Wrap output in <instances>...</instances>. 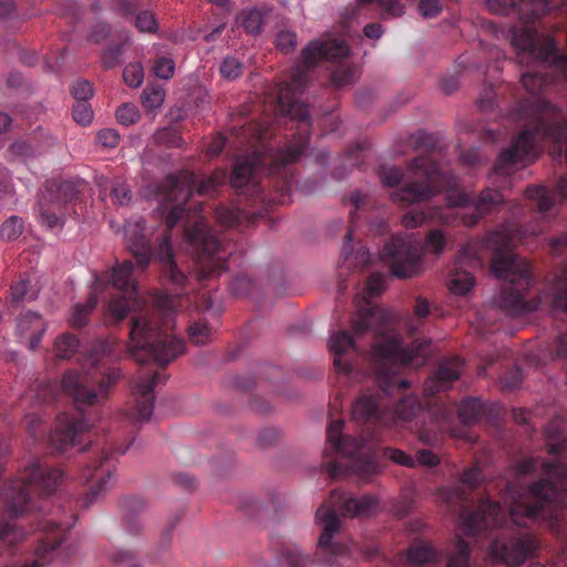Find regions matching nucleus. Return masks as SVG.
<instances>
[{"instance_id":"c85d7f7f","label":"nucleus","mask_w":567,"mask_h":567,"mask_svg":"<svg viewBox=\"0 0 567 567\" xmlns=\"http://www.w3.org/2000/svg\"><path fill=\"white\" fill-rule=\"evenodd\" d=\"M280 561L289 567H311L313 558L297 544L285 545L280 551Z\"/></svg>"},{"instance_id":"680f3d73","label":"nucleus","mask_w":567,"mask_h":567,"mask_svg":"<svg viewBox=\"0 0 567 567\" xmlns=\"http://www.w3.org/2000/svg\"><path fill=\"white\" fill-rule=\"evenodd\" d=\"M523 379L524 375L520 368L515 367L508 370L502 378V390L508 392L515 390L520 385Z\"/></svg>"},{"instance_id":"8fccbe9b","label":"nucleus","mask_w":567,"mask_h":567,"mask_svg":"<svg viewBox=\"0 0 567 567\" xmlns=\"http://www.w3.org/2000/svg\"><path fill=\"white\" fill-rule=\"evenodd\" d=\"M144 79V69L140 62H134L127 64L123 70V80L124 82L132 86L138 87Z\"/></svg>"},{"instance_id":"69168bd1","label":"nucleus","mask_w":567,"mask_h":567,"mask_svg":"<svg viewBox=\"0 0 567 567\" xmlns=\"http://www.w3.org/2000/svg\"><path fill=\"white\" fill-rule=\"evenodd\" d=\"M276 45L282 53H290L297 45V35L290 31H281L276 38Z\"/></svg>"},{"instance_id":"37998d69","label":"nucleus","mask_w":567,"mask_h":567,"mask_svg":"<svg viewBox=\"0 0 567 567\" xmlns=\"http://www.w3.org/2000/svg\"><path fill=\"white\" fill-rule=\"evenodd\" d=\"M244 71L243 62L234 55H227L220 63V75L229 81H234L241 76Z\"/></svg>"},{"instance_id":"9b49d317","label":"nucleus","mask_w":567,"mask_h":567,"mask_svg":"<svg viewBox=\"0 0 567 567\" xmlns=\"http://www.w3.org/2000/svg\"><path fill=\"white\" fill-rule=\"evenodd\" d=\"M486 6L491 12L516 17L524 24L523 27H513L511 30V41L513 47L518 50L519 63H523L525 58L536 60V54L532 50L524 49L515 43L514 38L518 33L524 31L532 32L537 45H542L545 39L553 38L548 34L539 35L532 24L555 7L554 0H520L519 2L515 0H487Z\"/></svg>"},{"instance_id":"de8ad7c7","label":"nucleus","mask_w":567,"mask_h":567,"mask_svg":"<svg viewBox=\"0 0 567 567\" xmlns=\"http://www.w3.org/2000/svg\"><path fill=\"white\" fill-rule=\"evenodd\" d=\"M80 341L76 336L65 332L55 340L56 354H79Z\"/></svg>"},{"instance_id":"603ef678","label":"nucleus","mask_w":567,"mask_h":567,"mask_svg":"<svg viewBox=\"0 0 567 567\" xmlns=\"http://www.w3.org/2000/svg\"><path fill=\"white\" fill-rule=\"evenodd\" d=\"M155 141L157 144L167 146V147H181L183 144V138L181 133L174 128H163L159 130L155 134Z\"/></svg>"},{"instance_id":"a211bd4d","label":"nucleus","mask_w":567,"mask_h":567,"mask_svg":"<svg viewBox=\"0 0 567 567\" xmlns=\"http://www.w3.org/2000/svg\"><path fill=\"white\" fill-rule=\"evenodd\" d=\"M463 530L468 536H476L502 526L506 519V509L496 502H482L475 511L463 508L460 514Z\"/></svg>"},{"instance_id":"423d86ee","label":"nucleus","mask_w":567,"mask_h":567,"mask_svg":"<svg viewBox=\"0 0 567 567\" xmlns=\"http://www.w3.org/2000/svg\"><path fill=\"white\" fill-rule=\"evenodd\" d=\"M178 306L179 293H157L154 298V313L162 317L163 322L159 323L146 315L135 318L130 330L134 349L145 350L148 354H184L185 341L168 332Z\"/></svg>"},{"instance_id":"4d7b16f0","label":"nucleus","mask_w":567,"mask_h":567,"mask_svg":"<svg viewBox=\"0 0 567 567\" xmlns=\"http://www.w3.org/2000/svg\"><path fill=\"white\" fill-rule=\"evenodd\" d=\"M383 455L394 462L395 464L405 466V467H415L416 461L411 455L406 454L404 451L394 449V447H385L383 450Z\"/></svg>"},{"instance_id":"864d4df0","label":"nucleus","mask_w":567,"mask_h":567,"mask_svg":"<svg viewBox=\"0 0 567 567\" xmlns=\"http://www.w3.org/2000/svg\"><path fill=\"white\" fill-rule=\"evenodd\" d=\"M73 118L76 123L86 126L92 122L93 110L89 101L75 102L72 110Z\"/></svg>"},{"instance_id":"e2e57ef3","label":"nucleus","mask_w":567,"mask_h":567,"mask_svg":"<svg viewBox=\"0 0 567 567\" xmlns=\"http://www.w3.org/2000/svg\"><path fill=\"white\" fill-rule=\"evenodd\" d=\"M135 27L142 32L152 33L157 30V22L152 12L141 11L135 17Z\"/></svg>"},{"instance_id":"b1692460","label":"nucleus","mask_w":567,"mask_h":567,"mask_svg":"<svg viewBox=\"0 0 567 567\" xmlns=\"http://www.w3.org/2000/svg\"><path fill=\"white\" fill-rule=\"evenodd\" d=\"M503 202L504 195L499 189L486 187L473 200L472 213L458 212L457 215L465 226L472 227L482 216L497 210Z\"/></svg>"},{"instance_id":"a18cd8bd","label":"nucleus","mask_w":567,"mask_h":567,"mask_svg":"<svg viewBox=\"0 0 567 567\" xmlns=\"http://www.w3.org/2000/svg\"><path fill=\"white\" fill-rule=\"evenodd\" d=\"M471 548L462 538H457L455 551L450 556L446 567H468Z\"/></svg>"},{"instance_id":"a19ab883","label":"nucleus","mask_w":567,"mask_h":567,"mask_svg":"<svg viewBox=\"0 0 567 567\" xmlns=\"http://www.w3.org/2000/svg\"><path fill=\"white\" fill-rule=\"evenodd\" d=\"M240 18L241 25L248 33L258 34L261 32L265 16L260 9L254 8L247 11H243Z\"/></svg>"},{"instance_id":"0e129e2a","label":"nucleus","mask_w":567,"mask_h":567,"mask_svg":"<svg viewBox=\"0 0 567 567\" xmlns=\"http://www.w3.org/2000/svg\"><path fill=\"white\" fill-rule=\"evenodd\" d=\"M71 94L75 102L89 101L93 95V87L89 81L80 80L71 86Z\"/></svg>"},{"instance_id":"bb28decb","label":"nucleus","mask_w":567,"mask_h":567,"mask_svg":"<svg viewBox=\"0 0 567 567\" xmlns=\"http://www.w3.org/2000/svg\"><path fill=\"white\" fill-rule=\"evenodd\" d=\"M386 406L381 402L379 395L360 396L352 409V416L355 420L380 421L381 411H385Z\"/></svg>"},{"instance_id":"79ce46f5","label":"nucleus","mask_w":567,"mask_h":567,"mask_svg":"<svg viewBox=\"0 0 567 567\" xmlns=\"http://www.w3.org/2000/svg\"><path fill=\"white\" fill-rule=\"evenodd\" d=\"M24 532L16 524L9 522L0 523V542L6 546H14L24 539Z\"/></svg>"},{"instance_id":"4468645a","label":"nucleus","mask_w":567,"mask_h":567,"mask_svg":"<svg viewBox=\"0 0 567 567\" xmlns=\"http://www.w3.org/2000/svg\"><path fill=\"white\" fill-rule=\"evenodd\" d=\"M384 281L385 278L382 274H371L363 288L362 296L355 297L357 319L353 321V330L357 337L367 330L383 333L393 321L391 311L381 308L371 300L382 292Z\"/></svg>"},{"instance_id":"c03bdc74","label":"nucleus","mask_w":567,"mask_h":567,"mask_svg":"<svg viewBox=\"0 0 567 567\" xmlns=\"http://www.w3.org/2000/svg\"><path fill=\"white\" fill-rule=\"evenodd\" d=\"M165 97V92L161 86L147 85L142 94L143 106L147 110H155L159 107Z\"/></svg>"},{"instance_id":"dca6fc26","label":"nucleus","mask_w":567,"mask_h":567,"mask_svg":"<svg viewBox=\"0 0 567 567\" xmlns=\"http://www.w3.org/2000/svg\"><path fill=\"white\" fill-rule=\"evenodd\" d=\"M79 193V186L74 182H47L37 208L42 225L49 229L63 227L69 205L78 197Z\"/></svg>"},{"instance_id":"f257e3e1","label":"nucleus","mask_w":567,"mask_h":567,"mask_svg":"<svg viewBox=\"0 0 567 567\" xmlns=\"http://www.w3.org/2000/svg\"><path fill=\"white\" fill-rule=\"evenodd\" d=\"M348 54L349 47L339 39L312 40L302 49L301 61L275 89L277 109L297 122V133L282 147L256 151L237 159L229 182L239 195L260 202L285 203L292 186V164L300 158L310 137L309 106L299 95L309 83V72L320 61L339 62Z\"/></svg>"},{"instance_id":"ddd939ff","label":"nucleus","mask_w":567,"mask_h":567,"mask_svg":"<svg viewBox=\"0 0 567 567\" xmlns=\"http://www.w3.org/2000/svg\"><path fill=\"white\" fill-rule=\"evenodd\" d=\"M176 357H137L138 373L131 382L132 395L135 401V417L150 421L154 411L155 386L164 384L168 378L162 373Z\"/></svg>"},{"instance_id":"c9c22d12","label":"nucleus","mask_w":567,"mask_h":567,"mask_svg":"<svg viewBox=\"0 0 567 567\" xmlns=\"http://www.w3.org/2000/svg\"><path fill=\"white\" fill-rule=\"evenodd\" d=\"M526 197L534 202L537 210L542 214L547 213L554 206V196L543 186H529L525 189Z\"/></svg>"},{"instance_id":"1a4fd4ad","label":"nucleus","mask_w":567,"mask_h":567,"mask_svg":"<svg viewBox=\"0 0 567 567\" xmlns=\"http://www.w3.org/2000/svg\"><path fill=\"white\" fill-rule=\"evenodd\" d=\"M446 245L443 230L434 228L427 231L422 245L413 235L393 236L383 247L381 256L396 278H410L421 269L423 251L441 255Z\"/></svg>"},{"instance_id":"49530a36","label":"nucleus","mask_w":567,"mask_h":567,"mask_svg":"<svg viewBox=\"0 0 567 567\" xmlns=\"http://www.w3.org/2000/svg\"><path fill=\"white\" fill-rule=\"evenodd\" d=\"M23 231V220L21 217L11 216L0 227V237L4 240H14Z\"/></svg>"},{"instance_id":"c756f323","label":"nucleus","mask_w":567,"mask_h":567,"mask_svg":"<svg viewBox=\"0 0 567 567\" xmlns=\"http://www.w3.org/2000/svg\"><path fill=\"white\" fill-rule=\"evenodd\" d=\"M215 217L226 227H239L249 223V213L239 207L219 206L215 209Z\"/></svg>"},{"instance_id":"39448f33","label":"nucleus","mask_w":567,"mask_h":567,"mask_svg":"<svg viewBox=\"0 0 567 567\" xmlns=\"http://www.w3.org/2000/svg\"><path fill=\"white\" fill-rule=\"evenodd\" d=\"M520 81L525 90L529 92L532 96L520 100L517 103L513 112V117L517 122L523 123V130L514 138L511 146L499 154L493 167V172L489 175L491 183L497 184L501 187L509 183V176L515 171L517 164L525 165L533 159L535 140L536 137L543 138L539 132L534 131V126L536 125L535 117L523 110V104L537 103L540 101L546 102L540 99L538 94L546 85L547 80L542 73L525 72L520 75Z\"/></svg>"},{"instance_id":"20e7f679","label":"nucleus","mask_w":567,"mask_h":567,"mask_svg":"<svg viewBox=\"0 0 567 567\" xmlns=\"http://www.w3.org/2000/svg\"><path fill=\"white\" fill-rule=\"evenodd\" d=\"M379 176L384 186L396 187L390 197L401 206L423 203L455 185L454 179L429 155L413 158L405 173L396 166H382Z\"/></svg>"},{"instance_id":"09e8293b","label":"nucleus","mask_w":567,"mask_h":567,"mask_svg":"<svg viewBox=\"0 0 567 567\" xmlns=\"http://www.w3.org/2000/svg\"><path fill=\"white\" fill-rule=\"evenodd\" d=\"M429 413L435 423H443L452 416V409L441 399H433L429 402Z\"/></svg>"},{"instance_id":"4c0bfd02","label":"nucleus","mask_w":567,"mask_h":567,"mask_svg":"<svg viewBox=\"0 0 567 567\" xmlns=\"http://www.w3.org/2000/svg\"><path fill=\"white\" fill-rule=\"evenodd\" d=\"M421 411V403L414 395H406L401 399L394 408L396 420L402 422L412 421Z\"/></svg>"},{"instance_id":"473e14b6","label":"nucleus","mask_w":567,"mask_h":567,"mask_svg":"<svg viewBox=\"0 0 567 567\" xmlns=\"http://www.w3.org/2000/svg\"><path fill=\"white\" fill-rule=\"evenodd\" d=\"M331 354H346L352 350L358 352L357 340L353 334L346 330L336 331L330 336L328 342Z\"/></svg>"},{"instance_id":"bf43d9fd","label":"nucleus","mask_w":567,"mask_h":567,"mask_svg":"<svg viewBox=\"0 0 567 567\" xmlns=\"http://www.w3.org/2000/svg\"><path fill=\"white\" fill-rule=\"evenodd\" d=\"M123 52V44H112L109 45L103 55H102V64L105 69H113L121 63Z\"/></svg>"},{"instance_id":"338daca9","label":"nucleus","mask_w":567,"mask_h":567,"mask_svg":"<svg viewBox=\"0 0 567 567\" xmlns=\"http://www.w3.org/2000/svg\"><path fill=\"white\" fill-rule=\"evenodd\" d=\"M112 200L118 205H125L131 200V192L128 187L120 182L112 184Z\"/></svg>"},{"instance_id":"7c9ffc66","label":"nucleus","mask_w":567,"mask_h":567,"mask_svg":"<svg viewBox=\"0 0 567 567\" xmlns=\"http://www.w3.org/2000/svg\"><path fill=\"white\" fill-rule=\"evenodd\" d=\"M457 413L464 424H475L483 417L484 404L478 398H466L460 403Z\"/></svg>"},{"instance_id":"2f4dec72","label":"nucleus","mask_w":567,"mask_h":567,"mask_svg":"<svg viewBox=\"0 0 567 567\" xmlns=\"http://www.w3.org/2000/svg\"><path fill=\"white\" fill-rule=\"evenodd\" d=\"M406 558L411 567H421L434 560L436 558V551L430 544L419 542L408 549Z\"/></svg>"},{"instance_id":"774afa93","label":"nucleus","mask_w":567,"mask_h":567,"mask_svg":"<svg viewBox=\"0 0 567 567\" xmlns=\"http://www.w3.org/2000/svg\"><path fill=\"white\" fill-rule=\"evenodd\" d=\"M188 336L193 343L199 346L205 343L208 337V327L206 323L196 322L188 328Z\"/></svg>"},{"instance_id":"13d9d810","label":"nucleus","mask_w":567,"mask_h":567,"mask_svg":"<svg viewBox=\"0 0 567 567\" xmlns=\"http://www.w3.org/2000/svg\"><path fill=\"white\" fill-rule=\"evenodd\" d=\"M351 357H334L333 365L339 374H343L353 381H358V370L350 360Z\"/></svg>"},{"instance_id":"cd10ccee","label":"nucleus","mask_w":567,"mask_h":567,"mask_svg":"<svg viewBox=\"0 0 567 567\" xmlns=\"http://www.w3.org/2000/svg\"><path fill=\"white\" fill-rule=\"evenodd\" d=\"M378 506V501L372 495H361L344 501L342 505V515L349 517H360L369 515Z\"/></svg>"},{"instance_id":"72a5a7b5","label":"nucleus","mask_w":567,"mask_h":567,"mask_svg":"<svg viewBox=\"0 0 567 567\" xmlns=\"http://www.w3.org/2000/svg\"><path fill=\"white\" fill-rule=\"evenodd\" d=\"M107 460V456H104L100 461V466L95 467L92 472H84V477L86 481L92 478H96V483L90 488V494L85 498L84 505L87 506L89 502H92L103 489L106 484V476L110 477L111 470L104 468V463Z\"/></svg>"},{"instance_id":"4be33fe9","label":"nucleus","mask_w":567,"mask_h":567,"mask_svg":"<svg viewBox=\"0 0 567 567\" xmlns=\"http://www.w3.org/2000/svg\"><path fill=\"white\" fill-rule=\"evenodd\" d=\"M466 264H478L470 247H463L457 256L454 265L451 267L447 278L449 289L454 295H466L474 287V276L464 268Z\"/></svg>"},{"instance_id":"393cba45","label":"nucleus","mask_w":567,"mask_h":567,"mask_svg":"<svg viewBox=\"0 0 567 567\" xmlns=\"http://www.w3.org/2000/svg\"><path fill=\"white\" fill-rule=\"evenodd\" d=\"M461 375L458 368L450 362L439 364L434 374L429 377L424 382V394L426 396L435 395L451 389V383Z\"/></svg>"},{"instance_id":"412c9836","label":"nucleus","mask_w":567,"mask_h":567,"mask_svg":"<svg viewBox=\"0 0 567 567\" xmlns=\"http://www.w3.org/2000/svg\"><path fill=\"white\" fill-rule=\"evenodd\" d=\"M375 380L380 389L391 395L394 388L405 389L410 384L406 380L399 378L398 363L408 365L414 357H374Z\"/></svg>"},{"instance_id":"a878e982","label":"nucleus","mask_w":567,"mask_h":567,"mask_svg":"<svg viewBox=\"0 0 567 567\" xmlns=\"http://www.w3.org/2000/svg\"><path fill=\"white\" fill-rule=\"evenodd\" d=\"M121 507L124 511V529L128 536L137 537L144 530V524L137 517L136 513L145 508V502L138 497H125L121 501Z\"/></svg>"},{"instance_id":"7ed1b4c3","label":"nucleus","mask_w":567,"mask_h":567,"mask_svg":"<svg viewBox=\"0 0 567 567\" xmlns=\"http://www.w3.org/2000/svg\"><path fill=\"white\" fill-rule=\"evenodd\" d=\"M485 246L493 251L491 269L496 278L505 282L502 288L498 306L512 316L533 312L538 301L526 300L533 277L527 260L512 252V237L503 230L489 233Z\"/></svg>"},{"instance_id":"6e6552de","label":"nucleus","mask_w":567,"mask_h":567,"mask_svg":"<svg viewBox=\"0 0 567 567\" xmlns=\"http://www.w3.org/2000/svg\"><path fill=\"white\" fill-rule=\"evenodd\" d=\"M166 225V231L161 237L155 249L152 248L150 239L145 234L144 220L128 221L124 227V237L131 254L136 259L142 270L147 268L150 261L155 259L161 267V277L164 282L171 285L175 290H183L188 281L174 258L171 240V231Z\"/></svg>"},{"instance_id":"0eeeda50","label":"nucleus","mask_w":567,"mask_h":567,"mask_svg":"<svg viewBox=\"0 0 567 567\" xmlns=\"http://www.w3.org/2000/svg\"><path fill=\"white\" fill-rule=\"evenodd\" d=\"M133 262L125 260L117 264L111 271L105 274H95L93 282V292L89 296L85 303H78L73 307L70 317V324L74 328L84 327L90 318L91 312L97 305L96 291H103L109 286L115 290L109 303L110 312L117 319L122 320L132 310L136 303L137 289L133 279Z\"/></svg>"},{"instance_id":"5701e85b","label":"nucleus","mask_w":567,"mask_h":567,"mask_svg":"<svg viewBox=\"0 0 567 567\" xmlns=\"http://www.w3.org/2000/svg\"><path fill=\"white\" fill-rule=\"evenodd\" d=\"M16 331L29 351H37L47 331V323L40 313L29 310L18 316Z\"/></svg>"},{"instance_id":"5fc2aeb1","label":"nucleus","mask_w":567,"mask_h":567,"mask_svg":"<svg viewBox=\"0 0 567 567\" xmlns=\"http://www.w3.org/2000/svg\"><path fill=\"white\" fill-rule=\"evenodd\" d=\"M11 301L14 303L22 302L24 300H32L35 296L30 292V281L28 279H20L14 282L11 288Z\"/></svg>"},{"instance_id":"f03ea898","label":"nucleus","mask_w":567,"mask_h":567,"mask_svg":"<svg viewBox=\"0 0 567 567\" xmlns=\"http://www.w3.org/2000/svg\"><path fill=\"white\" fill-rule=\"evenodd\" d=\"M226 179L225 169H216L200 181L194 173L183 171L178 175H168L164 184L165 194L159 208L165 215V224L174 228L179 221L185 223V236L197 250V276L202 284L227 270V257L219 237L200 214V207H195L190 223V209L186 206L195 189L198 195L214 196Z\"/></svg>"},{"instance_id":"ea45409f","label":"nucleus","mask_w":567,"mask_h":567,"mask_svg":"<svg viewBox=\"0 0 567 567\" xmlns=\"http://www.w3.org/2000/svg\"><path fill=\"white\" fill-rule=\"evenodd\" d=\"M353 235L351 230H348L344 243L341 249V255L344 259V262H349V265H353L354 267H365L370 261V254L365 249H359L358 252L354 256V262L351 261V257L353 254Z\"/></svg>"},{"instance_id":"f8f14e48","label":"nucleus","mask_w":567,"mask_h":567,"mask_svg":"<svg viewBox=\"0 0 567 567\" xmlns=\"http://www.w3.org/2000/svg\"><path fill=\"white\" fill-rule=\"evenodd\" d=\"M117 369H109L99 378L92 372L68 371L62 381V390L72 396L78 410L85 406L103 405L110 398L111 388L120 380Z\"/></svg>"},{"instance_id":"052dcab7","label":"nucleus","mask_w":567,"mask_h":567,"mask_svg":"<svg viewBox=\"0 0 567 567\" xmlns=\"http://www.w3.org/2000/svg\"><path fill=\"white\" fill-rule=\"evenodd\" d=\"M116 118L121 124L130 126L137 122L140 112L132 104H123L116 110Z\"/></svg>"},{"instance_id":"2eb2a0df","label":"nucleus","mask_w":567,"mask_h":567,"mask_svg":"<svg viewBox=\"0 0 567 567\" xmlns=\"http://www.w3.org/2000/svg\"><path fill=\"white\" fill-rule=\"evenodd\" d=\"M546 471L551 478H556L557 482L542 480L530 486V493L537 501L529 504L519 503L511 508V518L516 525L524 526L525 523L522 522L523 518H537L543 511L542 501H560V491L564 489L567 484V463H547Z\"/></svg>"},{"instance_id":"aec40b11","label":"nucleus","mask_w":567,"mask_h":567,"mask_svg":"<svg viewBox=\"0 0 567 567\" xmlns=\"http://www.w3.org/2000/svg\"><path fill=\"white\" fill-rule=\"evenodd\" d=\"M91 425L83 419L62 415L55 429L50 434V443L56 453H65L82 443L81 435L90 430Z\"/></svg>"},{"instance_id":"f704fd0d","label":"nucleus","mask_w":567,"mask_h":567,"mask_svg":"<svg viewBox=\"0 0 567 567\" xmlns=\"http://www.w3.org/2000/svg\"><path fill=\"white\" fill-rule=\"evenodd\" d=\"M377 443H379V439L375 436H361L360 439L343 436L342 440L336 445L334 450L340 454L352 456L369 444L373 445Z\"/></svg>"},{"instance_id":"f3484780","label":"nucleus","mask_w":567,"mask_h":567,"mask_svg":"<svg viewBox=\"0 0 567 567\" xmlns=\"http://www.w3.org/2000/svg\"><path fill=\"white\" fill-rule=\"evenodd\" d=\"M539 548V543L533 535L511 538L506 542L493 540L488 548V555L495 563L508 567H518Z\"/></svg>"},{"instance_id":"3c124183","label":"nucleus","mask_w":567,"mask_h":567,"mask_svg":"<svg viewBox=\"0 0 567 567\" xmlns=\"http://www.w3.org/2000/svg\"><path fill=\"white\" fill-rule=\"evenodd\" d=\"M33 391L39 403L49 404L55 400L59 390L56 383L48 381L35 384Z\"/></svg>"},{"instance_id":"e433bc0d","label":"nucleus","mask_w":567,"mask_h":567,"mask_svg":"<svg viewBox=\"0 0 567 567\" xmlns=\"http://www.w3.org/2000/svg\"><path fill=\"white\" fill-rule=\"evenodd\" d=\"M551 307L557 312L567 313V266L555 279Z\"/></svg>"},{"instance_id":"9d476101","label":"nucleus","mask_w":567,"mask_h":567,"mask_svg":"<svg viewBox=\"0 0 567 567\" xmlns=\"http://www.w3.org/2000/svg\"><path fill=\"white\" fill-rule=\"evenodd\" d=\"M63 478V472L50 468L34 458L25 466L21 477L11 483L7 492V511L11 516H20L32 509V496L53 494Z\"/></svg>"},{"instance_id":"6ab92c4d","label":"nucleus","mask_w":567,"mask_h":567,"mask_svg":"<svg viewBox=\"0 0 567 567\" xmlns=\"http://www.w3.org/2000/svg\"><path fill=\"white\" fill-rule=\"evenodd\" d=\"M317 520L322 525V533L319 537L318 545L322 550V555L328 564H331L332 557H340L347 554V547L333 542V536L340 530V520L333 509L319 507L316 513Z\"/></svg>"},{"instance_id":"6e6d98bb","label":"nucleus","mask_w":567,"mask_h":567,"mask_svg":"<svg viewBox=\"0 0 567 567\" xmlns=\"http://www.w3.org/2000/svg\"><path fill=\"white\" fill-rule=\"evenodd\" d=\"M154 74L163 80H168L174 75L175 62L167 56H159L155 60L153 65Z\"/></svg>"},{"instance_id":"58836bf2","label":"nucleus","mask_w":567,"mask_h":567,"mask_svg":"<svg viewBox=\"0 0 567 567\" xmlns=\"http://www.w3.org/2000/svg\"><path fill=\"white\" fill-rule=\"evenodd\" d=\"M355 79L357 68L346 62L338 63L330 74L331 84L337 89L354 83Z\"/></svg>"}]
</instances>
